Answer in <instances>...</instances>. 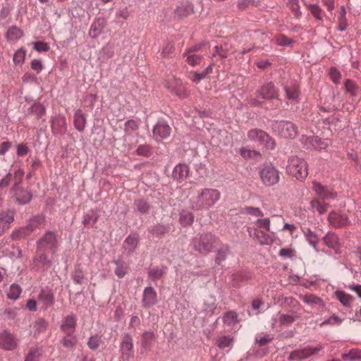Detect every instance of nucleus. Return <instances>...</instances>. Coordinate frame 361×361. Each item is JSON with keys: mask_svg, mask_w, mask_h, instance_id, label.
<instances>
[{"mask_svg": "<svg viewBox=\"0 0 361 361\" xmlns=\"http://www.w3.org/2000/svg\"><path fill=\"white\" fill-rule=\"evenodd\" d=\"M37 250L35 260L42 266L51 264V259L59 250V241L56 233L49 231L36 243Z\"/></svg>", "mask_w": 361, "mask_h": 361, "instance_id": "1", "label": "nucleus"}, {"mask_svg": "<svg viewBox=\"0 0 361 361\" xmlns=\"http://www.w3.org/2000/svg\"><path fill=\"white\" fill-rule=\"evenodd\" d=\"M221 192L216 189L204 188L197 190L189 200L190 207L194 211H207L220 200Z\"/></svg>", "mask_w": 361, "mask_h": 361, "instance_id": "2", "label": "nucleus"}, {"mask_svg": "<svg viewBox=\"0 0 361 361\" xmlns=\"http://www.w3.org/2000/svg\"><path fill=\"white\" fill-rule=\"evenodd\" d=\"M286 169L290 175L299 180H305L308 174L307 162L298 157L289 158Z\"/></svg>", "mask_w": 361, "mask_h": 361, "instance_id": "3", "label": "nucleus"}, {"mask_svg": "<svg viewBox=\"0 0 361 361\" xmlns=\"http://www.w3.org/2000/svg\"><path fill=\"white\" fill-rule=\"evenodd\" d=\"M247 137L250 140L258 143L259 145L267 149L275 147V142L264 131L259 129H252L248 131Z\"/></svg>", "mask_w": 361, "mask_h": 361, "instance_id": "4", "label": "nucleus"}, {"mask_svg": "<svg viewBox=\"0 0 361 361\" xmlns=\"http://www.w3.org/2000/svg\"><path fill=\"white\" fill-rule=\"evenodd\" d=\"M216 240L212 233H204L194 239L193 247L199 252L205 254L212 250Z\"/></svg>", "mask_w": 361, "mask_h": 361, "instance_id": "5", "label": "nucleus"}, {"mask_svg": "<svg viewBox=\"0 0 361 361\" xmlns=\"http://www.w3.org/2000/svg\"><path fill=\"white\" fill-rule=\"evenodd\" d=\"M45 219L43 216L37 215L30 219L27 225L20 228L18 231L13 233V238H20L29 235L36 228L44 224Z\"/></svg>", "mask_w": 361, "mask_h": 361, "instance_id": "6", "label": "nucleus"}, {"mask_svg": "<svg viewBox=\"0 0 361 361\" xmlns=\"http://www.w3.org/2000/svg\"><path fill=\"white\" fill-rule=\"evenodd\" d=\"M274 130L284 138H294L297 135V128L289 121H278L273 125Z\"/></svg>", "mask_w": 361, "mask_h": 361, "instance_id": "7", "label": "nucleus"}, {"mask_svg": "<svg viewBox=\"0 0 361 361\" xmlns=\"http://www.w3.org/2000/svg\"><path fill=\"white\" fill-rule=\"evenodd\" d=\"M260 178L267 185H274L279 180V173L272 166H266L260 171Z\"/></svg>", "mask_w": 361, "mask_h": 361, "instance_id": "8", "label": "nucleus"}, {"mask_svg": "<svg viewBox=\"0 0 361 361\" xmlns=\"http://www.w3.org/2000/svg\"><path fill=\"white\" fill-rule=\"evenodd\" d=\"M323 348L324 346L322 345H318L314 348L307 346L302 349L293 351L290 355L289 359L290 360H300L302 359H306L311 355L317 354L322 349H323Z\"/></svg>", "mask_w": 361, "mask_h": 361, "instance_id": "9", "label": "nucleus"}, {"mask_svg": "<svg viewBox=\"0 0 361 361\" xmlns=\"http://www.w3.org/2000/svg\"><path fill=\"white\" fill-rule=\"evenodd\" d=\"M18 339L10 331L3 330L0 331V348L6 350H12L17 348Z\"/></svg>", "mask_w": 361, "mask_h": 361, "instance_id": "10", "label": "nucleus"}, {"mask_svg": "<svg viewBox=\"0 0 361 361\" xmlns=\"http://www.w3.org/2000/svg\"><path fill=\"white\" fill-rule=\"evenodd\" d=\"M328 221L334 228H342L350 224L348 217L338 210L332 211L329 213Z\"/></svg>", "mask_w": 361, "mask_h": 361, "instance_id": "11", "label": "nucleus"}, {"mask_svg": "<svg viewBox=\"0 0 361 361\" xmlns=\"http://www.w3.org/2000/svg\"><path fill=\"white\" fill-rule=\"evenodd\" d=\"M194 12L193 5L188 1L180 2L174 11V18L183 19L191 15Z\"/></svg>", "mask_w": 361, "mask_h": 361, "instance_id": "12", "label": "nucleus"}, {"mask_svg": "<svg viewBox=\"0 0 361 361\" xmlns=\"http://www.w3.org/2000/svg\"><path fill=\"white\" fill-rule=\"evenodd\" d=\"M171 134V128L164 121H159L153 129L154 137L160 141L168 137Z\"/></svg>", "mask_w": 361, "mask_h": 361, "instance_id": "13", "label": "nucleus"}, {"mask_svg": "<svg viewBox=\"0 0 361 361\" xmlns=\"http://www.w3.org/2000/svg\"><path fill=\"white\" fill-rule=\"evenodd\" d=\"M76 322L75 315L72 314L66 317L61 326V331L68 336H73L75 331Z\"/></svg>", "mask_w": 361, "mask_h": 361, "instance_id": "14", "label": "nucleus"}, {"mask_svg": "<svg viewBox=\"0 0 361 361\" xmlns=\"http://www.w3.org/2000/svg\"><path fill=\"white\" fill-rule=\"evenodd\" d=\"M259 94L262 99H272L278 97V90L272 82H268L258 90Z\"/></svg>", "mask_w": 361, "mask_h": 361, "instance_id": "15", "label": "nucleus"}, {"mask_svg": "<svg viewBox=\"0 0 361 361\" xmlns=\"http://www.w3.org/2000/svg\"><path fill=\"white\" fill-rule=\"evenodd\" d=\"M324 243L335 252L339 253L341 243L338 237L334 233H328L322 239Z\"/></svg>", "mask_w": 361, "mask_h": 361, "instance_id": "16", "label": "nucleus"}, {"mask_svg": "<svg viewBox=\"0 0 361 361\" xmlns=\"http://www.w3.org/2000/svg\"><path fill=\"white\" fill-rule=\"evenodd\" d=\"M14 220V214L11 211H7L0 214V235H1L10 227V224Z\"/></svg>", "mask_w": 361, "mask_h": 361, "instance_id": "17", "label": "nucleus"}, {"mask_svg": "<svg viewBox=\"0 0 361 361\" xmlns=\"http://www.w3.org/2000/svg\"><path fill=\"white\" fill-rule=\"evenodd\" d=\"M11 193L16 201L20 204H25L32 199V194L29 191L20 190V188L16 191L11 190Z\"/></svg>", "mask_w": 361, "mask_h": 361, "instance_id": "18", "label": "nucleus"}, {"mask_svg": "<svg viewBox=\"0 0 361 361\" xmlns=\"http://www.w3.org/2000/svg\"><path fill=\"white\" fill-rule=\"evenodd\" d=\"M157 293L152 287H147L144 290L143 303L145 307H150L157 302Z\"/></svg>", "mask_w": 361, "mask_h": 361, "instance_id": "19", "label": "nucleus"}, {"mask_svg": "<svg viewBox=\"0 0 361 361\" xmlns=\"http://www.w3.org/2000/svg\"><path fill=\"white\" fill-rule=\"evenodd\" d=\"M313 190L322 200L334 199L336 197L334 193L328 190L319 183H313Z\"/></svg>", "mask_w": 361, "mask_h": 361, "instance_id": "20", "label": "nucleus"}, {"mask_svg": "<svg viewBox=\"0 0 361 361\" xmlns=\"http://www.w3.org/2000/svg\"><path fill=\"white\" fill-rule=\"evenodd\" d=\"M255 235L261 245H270L274 241L272 236L265 230L255 229Z\"/></svg>", "mask_w": 361, "mask_h": 361, "instance_id": "21", "label": "nucleus"}, {"mask_svg": "<svg viewBox=\"0 0 361 361\" xmlns=\"http://www.w3.org/2000/svg\"><path fill=\"white\" fill-rule=\"evenodd\" d=\"M23 35V32L16 26L10 27L6 33V38L7 41L15 42Z\"/></svg>", "mask_w": 361, "mask_h": 361, "instance_id": "22", "label": "nucleus"}, {"mask_svg": "<svg viewBox=\"0 0 361 361\" xmlns=\"http://www.w3.org/2000/svg\"><path fill=\"white\" fill-rule=\"evenodd\" d=\"M184 56L186 57L185 61L187 63L192 66L200 64L202 60V56L200 54H197L195 51L192 50L188 51L184 54Z\"/></svg>", "mask_w": 361, "mask_h": 361, "instance_id": "23", "label": "nucleus"}, {"mask_svg": "<svg viewBox=\"0 0 361 361\" xmlns=\"http://www.w3.org/2000/svg\"><path fill=\"white\" fill-rule=\"evenodd\" d=\"M86 119L80 109L76 111L74 115L75 127L79 131H82L85 127Z\"/></svg>", "mask_w": 361, "mask_h": 361, "instance_id": "24", "label": "nucleus"}, {"mask_svg": "<svg viewBox=\"0 0 361 361\" xmlns=\"http://www.w3.org/2000/svg\"><path fill=\"white\" fill-rule=\"evenodd\" d=\"M189 173L188 166L185 164H178L177 165L173 172V176L178 179H184L185 178Z\"/></svg>", "mask_w": 361, "mask_h": 361, "instance_id": "25", "label": "nucleus"}, {"mask_svg": "<svg viewBox=\"0 0 361 361\" xmlns=\"http://www.w3.org/2000/svg\"><path fill=\"white\" fill-rule=\"evenodd\" d=\"M335 295L336 298L345 306H350L354 300L352 295L341 290H337L335 292Z\"/></svg>", "mask_w": 361, "mask_h": 361, "instance_id": "26", "label": "nucleus"}, {"mask_svg": "<svg viewBox=\"0 0 361 361\" xmlns=\"http://www.w3.org/2000/svg\"><path fill=\"white\" fill-rule=\"evenodd\" d=\"M133 343L132 338L128 335L125 336L121 343V350L123 353L130 355L133 352Z\"/></svg>", "mask_w": 361, "mask_h": 361, "instance_id": "27", "label": "nucleus"}, {"mask_svg": "<svg viewBox=\"0 0 361 361\" xmlns=\"http://www.w3.org/2000/svg\"><path fill=\"white\" fill-rule=\"evenodd\" d=\"M310 204L312 209L318 212L320 214L326 212L329 207V204L324 203L317 199L312 200L310 202Z\"/></svg>", "mask_w": 361, "mask_h": 361, "instance_id": "28", "label": "nucleus"}, {"mask_svg": "<svg viewBox=\"0 0 361 361\" xmlns=\"http://www.w3.org/2000/svg\"><path fill=\"white\" fill-rule=\"evenodd\" d=\"M194 221V216L191 212H183L180 214L179 221L183 226L191 225Z\"/></svg>", "mask_w": 361, "mask_h": 361, "instance_id": "29", "label": "nucleus"}, {"mask_svg": "<svg viewBox=\"0 0 361 361\" xmlns=\"http://www.w3.org/2000/svg\"><path fill=\"white\" fill-rule=\"evenodd\" d=\"M154 338V334L153 332L147 331L145 332L141 338V344L142 346L146 350L149 349L151 346L152 342Z\"/></svg>", "mask_w": 361, "mask_h": 361, "instance_id": "30", "label": "nucleus"}, {"mask_svg": "<svg viewBox=\"0 0 361 361\" xmlns=\"http://www.w3.org/2000/svg\"><path fill=\"white\" fill-rule=\"evenodd\" d=\"M22 289L20 286L13 283L9 288L7 296L9 299L16 300L19 298Z\"/></svg>", "mask_w": 361, "mask_h": 361, "instance_id": "31", "label": "nucleus"}, {"mask_svg": "<svg viewBox=\"0 0 361 361\" xmlns=\"http://www.w3.org/2000/svg\"><path fill=\"white\" fill-rule=\"evenodd\" d=\"M24 176V171L21 169H18L14 173L13 185L11 188L12 191L18 190L20 184L22 182L23 177Z\"/></svg>", "mask_w": 361, "mask_h": 361, "instance_id": "32", "label": "nucleus"}, {"mask_svg": "<svg viewBox=\"0 0 361 361\" xmlns=\"http://www.w3.org/2000/svg\"><path fill=\"white\" fill-rule=\"evenodd\" d=\"M137 241L135 235H129L124 241V246L129 252H133L137 246Z\"/></svg>", "mask_w": 361, "mask_h": 361, "instance_id": "33", "label": "nucleus"}, {"mask_svg": "<svg viewBox=\"0 0 361 361\" xmlns=\"http://www.w3.org/2000/svg\"><path fill=\"white\" fill-rule=\"evenodd\" d=\"M233 342V338H231L230 336H222L217 339L216 345L219 348L224 349L232 345Z\"/></svg>", "mask_w": 361, "mask_h": 361, "instance_id": "34", "label": "nucleus"}, {"mask_svg": "<svg viewBox=\"0 0 361 361\" xmlns=\"http://www.w3.org/2000/svg\"><path fill=\"white\" fill-rule=\"evenodd\" d=\"M53 300V295L45 290H42L39 295V300L42 301L45 306L51 305Z\"/></svg>", "mask_w": 361, "mask_h": 361, "instance_id": "35", "label": "nucleus"}, {"mask_svg": "<svg viewBox=\"0 0 361 361\" xmlns=\"http://www.w3.org/2000/svg\"><path fill=\"white\" fill-rule=\"evenodd\" d=\"M25 55H26V50L24 48L21 47L19 49H18L13 55V61L14 63L15 64L23 63L24 62Z\"/></svg>", "mask_w": 361, "mask_h": 361, "instance_id": "36", "label": "nucleus"}, {"mask_svg": "<svg viewBox=\"0 0 361 361\" xmlns=\"http://www.w3.org/2000/svg\"><path fill=\"white\" fill-rule=\"evenodd\" d=\"M302 298L303 302L308 305H320L322 303V300L319 297L312 294H307L304 295Z\"/></svg>", "mask_w": 361, "mask_h": 361, "instance_id": "37", "label": "nucleus"}, {"mask_svg": "<svg viewBox=\"0 0 361 361\" xmlns=\"http://www.w3.org/2000/svg\"><path fill=\"white\" fill-rule=\"evenodd\" d=\"M255 225L257 226L256 229H264L267 232H270V220L268 218L258 219L255 222Z\"/></svg>", "mask_w": 361, "mask_h": 361, "instance_id": "38", "label": "nucleus"}, {"mask_svg": "<svg viewBox=\"0 0 361 361\" xmlns=\"http://www.w3.org/2000/svg\"><path fill=\"white\" fill-rule=\"evenodd\" d=\"M343 359L348 360H361V350L353 349L349 353L343 354Z\"/></svg>", "mask_w": 361, "mask_h": 361, "instance_id": "39", "label": "nucleus"}, {"mask_svg": "<svg viewBox=\"0 0 361 361\" xmlns=\"http://www.w3.org/2000/svg\"><path fill=\"white\" fill-rule=\"evenodd\" d=\"M309 10L310 11L312 16L317 20H322L323 18V11L321 8L317 4H310L309 6Z\"/></svg>", "mask_w": 361, "mask_h": 361, "instance_id": "40", "label": "nucleus"}, {"mask_svg": "<svg viewBox=\"0 0 361 361\" xmlns=\"http://www.w3.org/2000/svg\"><path fill=\"white\" fill-rule=\"evenodd\" d=\"M345 90L351 95L355 96L359 89V87L351 80H346L345 82Z\"/></svg>", "mask_w": 361, "mask_h": 361, "instance_id": "41", "label": "nucleus"}, {"mask_svg": "<svg viewBox=\"0 0 361 361\" xmlns=\"http://www.w3.org/2000/svg\"><path fill=\"white\" fill-rule=\"evenodd\" d=\"M237 314L235 312H228L224 316V322L229 326L236 324Z\"/></svg>", "mask_w": 361, "mask_h": 361, "instance_id": "42", "label": "nucleus"}, {"mask_svg": "<svg viewBox=\"0 0 361 361\" xmlns=\"http://www.w3.org/2000/svg\"><path fill=\"white\" fill-rule=\"evenodd\" d=\"M288 6L292 11L296 18H299L301 15L300 11V5L298 0H290Z\"/></svg>", "mask_w": 361, "mask_h": 361, "instance_id": "43", "label": "nucleus"}, {"mask_svg": "<svg viewBox=\"0 0 361 361\" xmlns=\"http://www.w3.org/2000/svg\"><path fill=\"white\" fill-rule=\"evenodd\" d=\"M100 343H101V338L99 336L95 335V336H92L90 338V339L87 342V345L90 349L94 350H97L99 347Z\"/></svg>", "mask_w": 361, "mask_h": 361, "instance_id": "44", "label": "nucleus"}, {"mask_svg": "<svg viewBox=\"0 0 361 361\" xmlns=\"http://www.w3.org/2000/svg\"><path fill=\"white\" fill-rule=\"evenodd\" d=\"M276 43L280 46H288L291 44L292 40L286 35L280 34L275 37Z\"/></svg>", "mask_w": 361, "mask_h": 361, "instance_id": "45", "label": "nucleus"}, {"mask_svg": "<svg viewBox=\"0 0 361 361\" xmlns=\"http://www.w3.org/2000/svg\"><path fill=\"white\" fill-rule=\"evenodd\" d=\"M165 272V269L153 268L149 272V276L152 279L156 280L160 279Z\"/></svg>", "mask_w": 361, "mask_h": 361, "instance_id": "46", "label": "nucleus"}, {"mask_svg": "<svg viewBox=\"0 0 361 361\" xmlns=\"http://www.w3.org/2000/svg\"><path fill=\"white\" fill-rule=\"evenodd\" d=\"M40 353L37 348H32L25 361H39Z\"/></svg>", "mask_w": 361, "mask_h": 361, "instance_id": "47", "label": "nucleus"}, {"mask_svg": "<svg viewBox=\"0 0 361 361\" xmlns=\"http://www.w3.org/2000/svg\"><path fill=\"white\" fill-rule=\"evenodd\" d=\"M32 44L34 49L38 52L48 51L49 49V46L47 43L43 42H35Z\"/></svg>", "mask_w": 361, "mask_h": 361, "instance_id": "48", "label": "nucleus"}, {"mask_svg": "<svg viewBox=\"0 0 361 361\" xmlns=\"http://www.w3.org/2000/svg\"><path fill=\"white\" fill-rule=\"evenodd\" d=\"M329 75L334 83L338 84L340 82L341 74L336 68H331L329 70Z\"/></svg>", "mask_w": 361, "mask_h": 361, "instance_id": "49", "label": "nucleus"}, {"mask_svg": "<svg viewBox=\"0 0 361 361\" xmlns=\"http://www.w3.org/2000/svg\"><path fill=\"white\" fill-rule=\"evenodd\" d=\"M101 30L102 29L99 27V24L94 22L91 25L89 34L92 37L96 38L100 35Z\"/></svg>", "mask_w": 361, "mask_h": 361, "instance_id": "50", "label": "nucleus"}, {"mask_svg": "<svg viewBox=\"0 0 361 361\" xmlns=\"http://www.w3.org/2000/svg\"><path fill=\"white\" fill-rule=\"evenodd\" d=\"M305 235L310 244H311L314 247H315L318 240L317 235L314 233L312 231L308 229L305 232Z\"/></svg>", "mask_w": 361, "mask_h": 361, "instance_id": "51", "label": "nucleus"}, {"mask_svg": "<svg viewBox=\"0 0 361 361\" xmlns=\"http://www.w3.org/2000/svg\"><path fill=\"white\" fill-rule=\"evenodd\" d=\"M240 155L245 159H249L259 156V154L256 151L243 148L240 149Z\"/></svg>", "mask_w": 361, "mask_h": 361, "instance_id": "52", "label": "nucleus"}, {"mask_svg": "<svg viewBox=\"0 0 361 361\" xmlns=\"http://www.w3.org/2000/svg\"><path fill=\"white\" fill-rule=\"evenodd\" d=\"M138 124L134 120H129L125 123V131L126 133H130L137 129Z\"/></svg>", "mask_w": 361, "mask_h": 361, "instance_id": "53", "label": "nucleus"}, {"mask_svg": "<svg viewBox=\"0 0 361 361\" xmlns=\"http://www.w3.org/2000/svg\"><path fill=\"white\" fill-rule=\"evenodd\" d=\"M341 322H342L341 319H340L338 317H337L336 315H334V316L329 317L328 319L322 322L320 324V326H323L326 324H331V325L339 324L341 323Z\"/></svg>", "mask_w": 361, "mask_h": 361, "instance_id": "54", "label": "nucleus"}, {"mask_svg": "<svg viewBox=\"0 0 361 361\" xmlns=\"http://www.w3.org/2000/svg\"><path fill=\"white\" fill-rule=\"evenodd\" d=\"M286 97L288 99L295 100L298 97V91L296 88H285Z\"/></svg>", "mask_w": 361, "mask_h": 361, "instance_id": "55", "label": "nucleus"}, {"mask_svg": "<svg viewBox=\"0 0 361 361\" xmlns=\"http://www.w3.org/2000/svg\"><path fill=\"white\" fill-rule=\"evenodd\" d=\"M167 228L163 225H157L152 229V233L157 236L165 234L167 232Z\"/></svg>", "mask_w": 361, "mask_h": 361, "instance_id": "56", "label": "nucleus"}, {"mask_svg": "<svg viewBox=\"0 0 361 361\" xmlns=\"http://www.w3.org/2000/svg\"><path fill=\"white\" fill-rule=\"evenodd\" d=\"M279 255L284 258H291L295 255V251L291 248H283L280 250Z\"/></svg>", "mask_w": 361, "mask_h": 361, "instance_id": "57", "label": "nucleus"}, {"mask_svg": "<svg viewBox=\"0 0 361 361\" xmlns=\"http://www.w3.org/2000/svg\"><path fill=\"white\" fill-rule=\"evenodd\" d=\"M75 344V339L72 336H68L66 335L63 340V345L66 348H73Z\"/></svg>", "mask_w": 361, "mask_h": 361, "instance_id": "58", "label": "nucleus"}, {"mask_svg": "<svg viewBox=\"0 0 361 361\" xmlns=\"http://www.w3.org/2000/svg\"><path fill=\"white\" fill-rule=\"evenodd\" d=\"M31 68L37 73H40L43 68L42 61L38 59H34L31 61Z\"/></svg>", "mask_w": 361, "mask_h": 361, "instance_id": "59", "label": "nucleus"}, {"mask_svg": "<svg viewBox=\"0 0 361 361\" xmlns=\"http://www.w3.org/2000/svg\"><path fill=\"white\" fill-rule=\"evenodd\" d=\"M206 77V75L202 72V73H197L194 72L192 73L190 79L195 83H198L201 80L204 79Z\"/></svg>", "mask_w": 361, "mask_h": 361, "instance_id": "60", "label": "nucleus"}, {"mask_svg": "<svg viewBox=\"0 0 361 361\" xmlns=\"http://www.w3.org/2000/svg\"><path fill=\"white\" fill-rule=\"evenodd\" d=\"M136 206H137V209L142 213L147 212L149 209L148 204L144 200L137 201Z\"/></svg>", "mask_w": 361, "mask_h": 361, "instance_id": "61", "label": "nucleus"}, {"mask_svg": "<svg viewBox=\"0 0 361 361\" xmlns=\"http://www.w3.org/2000/svg\"><path fill=\"white\" fill-rule=\"evenodd\" d=\"M29 152L28 147L23 144H20L17 146V155L18 157H24Z\"/></svg>", "mask_w": 361, "mask_h": 361, "instance_id": "62", "label": "nucleus"}, {"mask_svg": "<svg viewBox=\"0 0 361 361\" xmlns=\"http://www.w3.org/2000/svg\"><path fill=\"white\" fill-rule=\"evenodd\" d=\"M137 153L139 155L148 157L150 154L149 147L147 145H140L137 149Z\"/></svg>", "mask_w": 361, "mask_h": 361, "instance_id": "63", "label": "nucleus"}, {"mask_svg": "<svg viewBox=\"0 0 361 361\" xmlns=\"http://www.w3.org/2000/svg\"><path fill=\"white\" fill-rule=\"evenodd\" d=\"M279 321L283 324H289L294 321V317L289 314H281L279 316Z\"/></svg>", "mask_w": 361, "mask_h": 361, "instance_id": "64", "label": "nucleus"}]
</instances>
